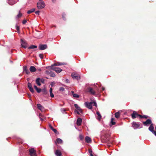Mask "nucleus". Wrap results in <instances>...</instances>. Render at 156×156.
Wrapping results in <instances>:
<instances>
[{
  "label": "nucleus",
  "instance_id": "bb28decb",
  "mask_svg": "<svg viewBox=\"0 0 156 156\" xmlns=\"http://www.w3.org/2000/svg\"><path fill=\"white\" fill-rule=\"evenodd\" d=\"M37 48V46L32 45L28 47V49H34Z\"/></svg>",
  "mask_w": 156,
  "mask_h": 156
},
{
  "label": "nucleus",
  "instance_id": "e433bc0d",
  "mask_svg": "<svg viewBox=\"0 0 156 156\" xmlns=\"http://www.w3.org/2000/svg\"><path fill=\"white\" fill-rule=\"evenodd\" d=\"M16 30L17 31L18 33H20V27L16 25Z\"/></svg>",
  "mask_w": 156,
  "mask_h": 156
},
{
  "label": "nucleus",
  "instance_id": "423d86ee",
  "mask_svg": "<svg viewBox=\"0 0 156 156\" xmlns=\"http://www.w3.org/2000/svg\"><path fill=\"white\" fill-rule=\"evenodd\" d=\"M154 129V127L153 124H151L148 128V129L155 135L156 134V132H155Z\"/></svg>",
  "mask_w": 156,
  "mask_h": 156
},
{
  "label": "nucleus",
  "instance_id": "c9c22d12",
  "mask_svg": "<svg viewBox=\"0 0 156 156\" xmlns=\"http://www.w3.org/2000/svg\"><path fill=\"white\" fill-rule=\"evenodd\" d=\"M114 120V118H112L111 119V123L112 125H114L115 124V122H114L113 121Z\"/></svg>",
  "mask_w": 156,
  "mask_h": 156
},
{
  "label": "nucleus",
  "instance_id": "de8ad7c7",
  "mask_svg": "<svg viewBox=\"0 0 156 156\" xmlns=\"http://www.w3.org/2000/svg\"><path fill=\"white\" fill-rule=\"evenodd\" d=\"M148 118V116L146 115H143V118L147 119Z\"/></svg>",
  "mask_w": 156,
  "mask_h": 156
},
{
  "label": "nucleus",
  "instance_id": "37998d69",
  "mask_svg": "<svg viewBox=\"0 0 156 156\" xmlns=\"http://www.w3.org/2000/svg\"><path fill=\"white\" fill-rule=\"evenodd\" d=\"M55 84V82H51V83L50 85L51 87H53L54 86Z\"/></svg>",
  "mask_w": 156,
  "mask_h": 156
},
{
  "label": "nucleus",
  "instance_id": "c03bdc74",
  "mask_svg": "<svg viewBox=\"0 0 156 156\" xmlns=\"http://www.w3.org/2000/svg\"><path fill=\"white\" fill-rule=\"evenodd\" d=\"M89 153L90 154H92V151L91 149H89Z\"/></svg>",
  "mask_w": 156,
  "mask_h": 156
},
{
  "label": "nucleus",
  "instance_id": "0eeeda50",
  "mask_svg": "<svg viewBox=\"0 0 156 156\" xmlns=\"http://www.w3.org/2000/svg\"><path fill=\"white\" fill-rule=\"evenodd\" d=\"M138 114L136 112L133 111V113L131 115V117L132 119H135L138 117Z\"/></svg>",
  "mask_w": 156,
  "mask_h": 156
},
{
  "label": "nucleus",
  "instance_id": "f704fd0d",
  "mask_svg": "<svg viewBox=\"0 0 156 156\" xmlns=\"http://www.w3.org/2000/svg\"><path fill=\"white\" fill-rule=\"evenodd\" d=\"M109 135H105V137L106 138V140L105 141V142H107L109 140V138L108 137V136H109Z\"/></svg>",
  "mask_w": 156,
  "mask_h": 156
},
{
  "label": "nucleus",
  "instance_id": "b1692460",
  "mask_svg": "<svg viewBox=\"0 0 156 156\" xmlns=\"http://www.w3.org/2000/svg\"><path fill=\"white\" fill-rule=\"evenodd\" d=\"M57 142L58 144H61L62 143V141L61 139L59 138H58L56 139V141L55 142V144H56Z\"/></svg>",
  "mask_w": 156,
  "mask_h": 156
},
{
  "label": "nucleus",
  "instance_id": "79ce46f5",
  "mask_svg": "<svg viewBox=\"0 0 156 156\" xmlns=\"http://www.w3.org/2000/svg\"><path fill=\"white\" fill-rule=\"evenodd\" d=\"M51 71H49V70H46L45 71V73L49 75L50 74V73L51 72Z\"/></svg>",
  "mask_w": 156,
  "mask_h": 156
},
{
  "label": "nucleus",
  "instance_id": "39448f33",
  "mask_svg": "<svg viewBox=\"0 0 156 156\" xmlns=\"http://www.w3.org/2000/svg\"><path fill=\"white\" fill-rule=\"evenodd\" d=\"M140 126V124L136 122H133L132 123V126L134 129L138 128Z\"/></svg>",
  "mask_w": 156,
  "mask_h": 156
},
{
  "label": "nucleus",
  "instance_id": "ea45409f",
  "mask_svg": "<svg viewBox=\"0 0 156 156\" xmlns=\"http://www.w3.org/2000/svg\"><path fill=\"white\" fill-rule=\"evenodd\" d=\"M36 90L37 91V92L38 93H40L41 91V89L38 88Z\"/></svg>",
  "mask_w": 156,
  "mask_h": 156
},
{
  "label": "nucleus",
  "instance_id": "412c9836",
  "mask_svg": "<svg viewBox=\"0 0 156 156\" xmlns=\"http://www.w3.org/2000/svg\"><path fill=\"white\" fill-rule=\"evenodd\" d=\"M62 65H66V63H60L59 62H58L57 63H55L52 65V66H60Z\"/></svg>",
  "mask_w": 156,
  "mask_h": 156
},
{
  "label": "nucleus",
  "instance_id": "3c124183",
  "mask_svg": "<svg viewBox=\"0 0 156 156\" xmlns=\"http://www.w3.org/2000/svg\"><path fill=\"white\" fill-rule=\"evenodd\" d=\"M138 117H139L140 118H143V115L138 114Z\"/></svg>",
  "mask_w": 156,
  "mask_h": 156
},
{
  "label": "nucleus",
  "instance_id": "a19ab883",
  "mask_svg": "<svg viewBox=\"0 0 156 156\" xmlns=\"http://www.w3.org/2000/svg\"><path fill=\"white\" fill-rule=\"evenodd\" d=\"M79 138L81 140H83V139L84 137H83V136L82 135L80 134Z\"/></svg>",
  "mask_w": 156,
  "mask_h": 156
},
{
  "label": "nucleus",
  "instance_id": "09e8293b",
  "mask_svg": "<svg viewBox=\"0 0 156 156\" xmlns=\"http://www.w3.org/2000/svg\"><path fill=\"white\" fill-rule=\"evenodd\" d=\"M65 82L66 83H69V80L68 79H66V80H65Z\"/></svg>",
  "mask_w": 156,
  "mask_h": 156
},
{
  "label": "nucleus",
  "instance_id": "680f3d73",
  "mask_svg": "<svg viewBox=\"0 0 156 156\" xmlns=\"http://www.w3.org/2000/svg\"><path fill=\"white\" fill-rule=\"evenodd\" d=\"M41 117V118H44H44H43V117Z\"/></svg>",
  "mask_w": 156,
  "mask_h": 156
},
{
  "label": "nucleus",
  "instance_id": "dca6fc26",
  "mask_svg": "<svg viewBox=\"0 0 156 156\" xmlns=\"http://www.w3.org/2000/svg\"><path fill=\"white\" fill-rule=\"evenodd\" d=\"M23 70L27 74H29L30 73V72L26 66H25L23 67Z\"/></svg>",
  "mask_w": 156,
  "mask_h": 156
},
{
  "label": "nucleus",
  "instance_id": "cd10ccee",
  "mask_svg": "<svg viewBox=\"0 0 156 156\" xmlns=\"http://www.w3.org/2000/svg\"><path fill=\"white\" fill-rule=\"evenodd\" d=\"M97 114L98 115V119L99 120H100L101 118V114H100V112H97Z\"/></svg>",
  "mask_w": 156,
  "mask_h": 156
},
{
  "label": "nucleus",
  "instance_id": "e2e57ef3",
  "mask_svg": "<svg viewBox=\"0 0 156 156\" xmlns=\"http://www.w3.org/2000/svg\"><path fill=\"white\" fill-rule=\"evenodd\" d=\"M10 0H8V1H9Z\"/></svg>",
  "mask_w": 156,
  "mask_h": 156
},
{
  "label": "nucleus",
  "instance_id": "49530a36",
  "mask_svg": "<svg viewBox=\"0 0 156 156\" xmlns=\"http://www.w3.org/2000/svg\"><path fill=\"white\" fill-rule=\"evenodd\" d=\"M27 22V20H24L23 21L22 23L23 24H25Z\"/></svg>",
  "mask_w": 156,
  "mask_h": 156
},
{
  "label": "nucleus",
  "instance_id": "603ef678",
  "mask_svg": "<svg viewBox=\"0 0 156 156\" xmlns=\"http://www.w3.org/2000/svg\"><path fill=\"white\" fill-rule=\"evenodd\" d=\"M40 81L43 83H44V80L43 79H41Z\"/></svg>",
  "mask_w": 156,
  "mask_h": 156
},
{
  "label": "nucleus",
  "instance_id": "20e7f679",
  "mask_svg": "<svg viewBox=\"0 0 156 156\" xmlns=\"http://www.w3.org/2000/svg\"><path fill=\"white\" fill-rule=\"evenodd\" d=\"M93 102H86L84 103L85 106L88 108L91 109L92 108V105Z\"/></svg>",
  "mask_w": 156,
  "mask_h": 156
},
{
  "label": "nucleus",
  "instance_id": "a18cd8bd",
  "mask_svg": "<svg viewBox=\"0 0 156 156\" xmlns=\"http://www.w3.org/2000/svg\"><path fill=\"white\" fill-rule=\"evenodd\" d=\"M39 56L41 59H43V55L42 54H40L39 55Z\"/></svg>",
  "mask_w": 156,
  "mask_h": 156
},
{
  "label": "nucleus",
  "instance_id": "f03ea898",
  "mask_svg": "<svg viewBox=\"0 0 156 156\" xmlns=\"http://www.w3.org/2000/svg\"><path fill=\"white\" fill-rule=\"evenodd\" d=\"M71 75L73 78L74 79L78 80L80 79V75L77 73H73L71 74Z\"/></svg>",
  "mask_w": 156,
  "mask_h": 156
},
{
  "label": "nucleus",
  "instance_id": "473e14b6",
  "mask_svg": "<svg viewBox=\"0 0 156 156\" xmlns=\"http://www.w3.org/2000/svg\"><path fill=\"white\" fill-rule=\"evenodd\" d=\"M50 76L53 77H54L55 76V73L52 71H51L50 73Z\"/></svg>",
  "mask_w": 156,
  "mask_h": 156
},
{
  "label": "nucleus",
  "instance_id": "9b49d317",
  "mask_svg": "<svg viewBox=\"0 0 156 156\" xmlns=\"http://www.w3.org/2000/svg\"><path fill=\"white\" fill-rule=\"evenodd\" d=\"M27 85L28 88H29L30 91L31 92L33 93L34 92V90L32 87L31 83L29 82H28L27 84Z\"/></svg>",
  "mask_w": 156,
  "mask_h": 156
},
{
  "label": "nucleus",
  "instance_id": "f3484780",
  "mask_svg": "<svg viewBox=\"0 0 156 156\" xmlns=\"http://www.w3.org/2000/svg\"><path fill=\"white\" fill-rule=\"evenodd\" d=\"M55 154L57 156H61L62 154L61 152L59 150H56L55 152Z\"/></svg>",
  "mask_w": 156,
  "mask_h": 156
},
{
  "label": "nucleus",
  "instance_id": "9d476101",
  "mask_svg": "<svg viewBox=\"0 0 156 156\" xmlns=\"http://www.w3.org/2000/svg\"><path fill=\"white\" fill-rule=\"evenodd\" d=\"M143 123L144 125V126H146L148 124L151 125V124H152V122L150 119H147L146 121L144 122Z\"/></svg>",
  "mask_w": 156,
  "mask_h": 156
},
{
  "label": "nucleus",
  "instance_id": "ddd939ff",
  "mask_svg": "<svg viewBox=\"0 0 156 156\" xmlns=\"http://www.w3.org/2000/svg\"><path fill=\"white\" fill-rule=\"evenodd\" d=\"M52 69L53 70L55 71L58 73H60L62 71V69L59 68L54 67V68Z\"/></svg>",
  "mask_w": 156,
  "mask_h": 156
},
{
  "label": "nucleus",
  "instance_id": "aec40b11",
  "mask_svg": "<svg viewBox=\"0 0 156 156\" xmlns=\"http://www.w3.org/2000/svg\"><path fill=\"white\" fill-rule=\"evenodd\" d=\"M85 140L87 143H90L91 141V139L88 136L85 137Z\"/></svg>",
  "mask_w": 156,
  "mask_h": 156
},
{
  "label": "nucleus",
  "instance_id": "a878e982",
  "mask_svg": "<svg viewBox=\"0 0 156 156\" xmlns=\"http://www.w3.org/2000/svg\"><path fill=\"white\" fill-rule=\"evenodd\" d=\"M115 117L116 118L118 119V118H119V117H120V113L119 112H116L115 114Z\"/></svg>",
  "mask_w": 156,
  "mask_h": 156
},
{
  "label": "nucleus",
  "instance_id": "c85d7f7f",
  "mask_svg": "<svg viewBox=\"0 0 156 156\" xmlns=\"http://www.w3.org/2000/svg\"><path fill=\"white\" fill-rule=\"evenodd\" d=\"M35 10V9L33 8L31 9L30 10H28L27 12V13L28 14H30L33 12H34Z\"/></svg>",
  "mask_w": 156,
  "mask_h": 156
},
{
  "label": "nucleus",
  "instance_id": "4be33fe9",
  "mask_svg": "<svg viewBox=\"0 0 156 156\" xmlns=\"http://www.w3.org/2000/svg\"><path fill=\"white\" fill-rule=\"evenodd\" d=\"M41 80V79L40 78H37L36 79V83L39 86L41 85V84L40 83V80Z\"/></svg>",
  "mask_w": 156,
  "mask_h": 156
},
{
  "label": "nucleus",
  "instance_id": "2f4dec72",
  "mask_svg": "<svg viewBox=\"0 0 156 156\" xmlns=\"http://www.w3.org/2000/svg\"><path fill=\"white\" fill-rule=\"evenodd\" d=\"M39 116L40 119H41V121H42L43 120L44 118H41V117H42L43 118H45L44 116L43 115L41 114H39Z\"/></svg>",
  "mask_w": 156,
  "mask_h": 156
},
{
  "label": "nucleus",
  "instance_id": "1a4fd4ad",
  "mask_svg": "<svg viewBox=\"0 0 156 156\" xmlns=\"http://www.w3.org/2000/svg\"><path fill=\"white\" fill-rule=\"evenodd\" d=\"M39 48L40 50H43L47 48V46L46 44H40Z\"/></svg>",
  "mask_w": 156,
  "mask_h": 156
},
{
  "label": "nucleus",
  "instance_id": "4468645a",
  "mask_svg": "<svg viewBox=\"0 0 156 156\" xmlns=\"http://www.w3.org/2000/svg\"><path fill=\"white\" fill-rule=\"evenodd\" d=\"M74 107L77 109L81 113H83V110L80 108L79 107L78 105L77 104H74Z\"/></svg>",
  "mask_w": 156,
  "mask_h": 156
},
{
  "label": "nucleus",
  "instance_id": "6e6552de",
  "mask_svg": "<svg viewBox=\"0 0 156 156\" xmlns=\"http://www.w3.org/2000/svg\"><path fill=\"white\" fill-rule=\"evenodd\" d=\"M30 154L31 156H36V151L34 148H31L29 150Z\"/></svg>",
  "mask_w": 156,
  "mask_h": 156
},
{
  "label": "nucleus",
  "instance_id": "7ed1b4c3",
  "mask_svg": "<svg viewBox=\"0 0 156 156\" xmlns=\"http://www.w3.org/2000/svg\"><path fill=\"white\" fill-rule=\"evenodd\" d=\"M20 41L22 47L25 48H26L28 46V44L27 42L22 39H21Z\"/></svg>",
  "mask_w": 156,
  "mask_h": 156
},
{
  "label": "nucleus",
  "instance_id": "13d9d810",
  "mask_svg": "<svg viewBox=\"0 0 156 156\" xmlns=\"http://www.w3.org/2000/svg\"><path fill=\"white\" fill-rule=\"evenodd\" d=\"M105 88L102 87V90H105Z\"/></svg>",
  "mask_w": 156,
  "mask_h": 156
},
{
  "label": "nucleus",
  "instance_id": "052dcab7",
  "mask_svg": "<svg viewBox=\"0 0 156 156\" xmlns=\"http://www.w3.org/2000/svg\"><path fill=\"white\" fill-rule=\"evenodd\" d=\"M64 111L65 112L66 111V110L65 109H64Z\"/></svg>",
  "mask_w": 156,
  "mask_h": 156
},
{
  "label": "nucleus",
  "instance_id": "7c9ffc66",
  "mask_svg": "<svg viewBox=\"0 0 156 156\" xmlns=\"http://www.w3.org/2000/svg\"><path fill=\"white\" fill-rule=\"evenodd\" d=\"M71 93L73 94V96L74 97L76 98H78L79 97V96L78 94H73L74 91H71Z\"/></svg>",
  "mask_w": 156,
  "mask_h": 156
},
{
  "label": "nucleus",
  "instance_id": "c756f323",
  "mask_svg": "<svg viewBox=\"0 0 156 156\" xmlns=\"http://www.w3.org/2000/svg\"><path fill=\"white\" fill-rule=\"evenodd\" d=\"M37 106L38 108L40 110H41L42 108H43V106L40 104H37Z\"/></svg>",
  "mask_w": 156,
  "mask_h": 156
},
{
  "label": "nucleus",
  "instance_id": "a211bd4d",
  "mask_svg": "<svg viewBox=\"0 0 156 156\" xmlns=\"http://www.w3.org/2000/svg\"><path fill=\"white\" fill-rule=\"evenodd\" d=\"M49 126L50 129L52 130L55 133H58V131L56 130V129H54L51 125H49Z\"/></svg>",
  "mask_w": 156,
  "mask_h": 156
},
{
  "label": "nucleus",
  "instance_id": "bf43d9fd",
  "mask_svg": "<svg viewBox=\"0 0 156 156\" xmlns=\"http://www.w3.org/2000/svg\"><path fill=\"white\" fill-rule=\"evenodd\" d=\"M90 155V156H93V154H91Z\"/></svg>",
  "mask_w": 156,
  "mask_h": 156
},
{
  "label": "nucleus",
  "instance_id": "864d4df0",
  "mask_svg": "<svg viewBox=\"0 0 156 156\" xmlns=\"http://www.w3.org/2000/svg\"><path fill=\"white\" fill-rule=\"evenodd\" d=\"M93 103L94 104V106H97V103H96L94 101V102H93Z\"/></svg>",
  "mask_w": 156,
  "mask_h": 156
},
{
  "label": "nucleus",
  "instance_id": "f8f14e48",
  "mask_svg": "<svg viewBox=\"0 0 156 156\" xmlns=\"http://www.w3.org/2000/svg\"><path fill=\"white\" fill-rule=\"evenodd\" d=\"M87 90L89 92L92 94L93 95H95V91L92 88L89 87L87 88Z\"/></svg>",
  "mask_w": 156,
  "mask_h": 156
},
{
  "label": "nucleus",
  "instance_id": "393cba45",
  "mask_svg": "<svg viewBox=\"0 0 156 156\" xmlns=\"http://www.w3.org/2000/svg\"><path fill=\"white\" fill-rule=\"evenodd\" d=\"M50 96L51 98H53L54 97V95L52 93V88H50Z\"/></svg>",
  "mask_w": 156,
  "mask_h": 156
},
{
  "label": "nucleus",
  "instance_id": "5701e85b",
  "mask_svg": "<svg viewBox=\"0 0 156 156\" xmlns=\"http://www.w3.org/2000/svg\"><path fill=\"white\" fill-rule=\"evenodd\" d=\"M22 16V14L21 12L20 11H19L18 14L17 15L16 17V18L17 19L21 17Z\"/></svg>",
  "mask_w": 156,
  "mask_h": 156
},
{
  "label": "nucleus",
  "instance_id": "4c0bfd02",
  "mask_svg": "<svg viewBox=\"0 0 156 156\" xmlns=\"http://www.w3.org/2000/svg\"><path fill=\"white\" fill-rule=\"evenodd\" d=\"M54 67L53 66H52V65L51 66L47 67L46 68H47V69H51L53 70L52 68H53Z\"/></svg>",
  "mask_w": 156,
  "mask_h": 156
},
{
  "label": "nucleus",
  "instance_id": "f257e3e1",
  "mask_svg": "<svg viewBox=\"0 0 156 156\" xmlns=\"http://www.w3.org/2000/svg\"><path fill=\"white\" fill-rule=\"evenodd\" d=\"M37 6L38 9H42L44 7L45 5L42 0H39L37 4Z\"/></svg>",
  "mask_w": 156,
  "mask_h": 156
},
{
  "label": "nucleus",
  "instance_id": "8fccbe9b",
  "mask_svg": "<svg viewBox=\"0 0 156 156\" xmlns=\"http://www.w3.org/2000/svg\"><path fill=\"white\" fill-rule=\"evenodd\" d=\"M40 12L39 11H37L35 12V13L36 14L39 15Z\"/></svg>",
  "mask_w": 156,
  "mask_h": 156
},
{
  "label": "nucleus",
  "instance_id": "58836bf2",
  "mask_svg": "<svg viewBox=\"0 0 156 156\" xmlns=\"http://www.w3.org/2000/svg\"><path fill=\"white\" fill-rule=\"evenodd\" d=\"M65 90V88L62 87L59 88V90L61 91H63Z\"/></svg>",
  "mask_w": 156,
  "mask_h": 156
},
{
  "label": "nucleus",
  "instance_id": "6e6d98bb",
  "mask_svg": "<svg viewBox=\"0 0 156 156\" xmlns=\"http://www.w3.org/2000/svg\"><path fill=\"white\" fill-rule=\"evenodd\" d=\"M34 88L35 90L37 89V86L36 85H34Z\"/></svg>",
  "mask_w": 156,
  "mask_h": 156
},
{
  "label": "nucleus",
  "instance_id": "72a5a7b5",
  "mask_svg": "<svg viewBox=\"0 0 156 156\" xmlns=\"http://www.w3.org/2000/svg\"><path fill=\"white\" fill-rule=\"evenodd\" d=\"M41 91L43 93L45 94H47V91L46 88L43 89Z\"/></svg>",
  "mask_w": 156,
  "mask_h": 156
},
{
  "label": "nucleus",
  "instance_id": "4d7b16f0",
  "mask_svg": "<svg viewBox=\"0 0 156 156\" xmlns=\"http://www.w3.org/2000/svg\"><path fill=\"white\" fill-rule=\"evenodd\" d=\"M76 111L78 114V115L80 114V112L77 110H76Z\"/></svg>",
  "mask_w": 156,
  "mask_h": 156
},
{
  "label": "nucleus",
  "instance_id": "5fc2aeb1",
  "mask_svg": "<svg viewBox=\"0 0 156 156\" xmlns=\"http://www.w3.org/2000/svg\"><path fill=\"white\" fill-rule=\"evenodd\" d=\"M52 2L54 3H55L56 2V0H52Z\"/></svg>",
  "mask_w": 156,
  "mask_h": 156
},
{
  "label": "nucleus",
  "instance_id": "6ab92c4d",
  "mask_svg": "<svg viewBox=\"0 0 156 156\" xmlns=\"http://www.w3.org/2000/svg\"><path fill=\"white\" fill-rule=\"evenodd\" d=\"M30 70L31 72H34L36 71V69L35 67L31 66L30 67Z\"/></svg>",
  "mask_w": 156,
  "mask_h": 156
},
{
  "label": "nucleus",
  "instance_id": "2eb2a0df",
  "mask_svg": "<svg viewBox=\"0 0 156 156\" xmlns=\"http://www.w3.org/2000/svg\"><path fill=\"white\" fill-rule=\"evenodd\" d=\"M82 120L81 118H79L76 121V124L77 126H80L81 125Z\"/></svg>",
  "mask_w": 156,
  "mask_h": 156
}]
</instances>
